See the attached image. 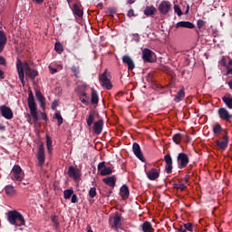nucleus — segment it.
Returning <instances> with one entry per match:
<instances>
[{
  "label": "nucleus",
  "mask_w": 232,
  "mask_h": 232,
  "mask_svg": "<svg viewBox=\"0 0 232 232\" xmlns=\"http://www.w3.org/2000/svg\"><path fill=\"white\" fill-rule=\"evenodd\" d=\"M16 68L18 72V77L22 82V84H24V72L28 76L29 79H35L39 73L37 71L30 69V65L28 63H23L21 60L16 61Z\"/></svg>",
  "instance_id": "f257e3e1"
},
{
  "label": "nucleus",
  "mask_w": 232,
  "mask_h": 232,
  "mask_svg": "<svg viewBox=\"0 0 232 232\" xmlns=\"http://www.w3.org/2000/svg\"><path fill=\"white\" fill-rule=\"evenodd\" d=\"M27 102L30 113L25 114V118L27 119V122H29V124H34L39 121V114L37 113V104L35 103L34 93H29Z\"/></svg>",
  "instance_id": "f03ea898"
},
{
  "label": "nucleus",
  "mask_w": 232,
  "mask_h": 232,
  "mask_svg": "<svg viewBox=\"0 0 232 232\" xmlns=\"http://www.w3.org/2000/svg\"><path fill=\"white\" fill-rule=\"evenodd\" d=\"M7 220L12 226L21 227L24 226V217L17 210H11L7 212Z\"/></svg>",
  "instance_id": "7ed1b4c3"
},
{
  "label": "nucleus",
  "mask_w": 232,
  "mask_h": 232,
  "mask_svg": "<svg viewBox=\"0 0 232 232\" xmlns=\"http://www.w3.org/2000/svg\"><path fill=\"white\" fill-rule=\"evenodd\" d=\"M24 179V172L19 165H14L11 170V179L14 182H23Z\"/></svg>",
  "instance_id": "20e7f679"
},
{
  "label": "nucleus",
  "mask_w": 232,
  "mask_h": 232,
  "mask_svg": "<svg viewBox=\"0 0 232 232\" xmlns=\"http://www.w3.org/2000/svg\"><path fill=\"white\" fill-rule=\"evenodd\" d=\"M177 161H178V168L179 169H183V168H186V166L189 164V157L188 156V154L181 152L178 155Z\"/></svg>",
  "instance_id": "39448f33"
},
{
  "label": "nucleus",
  "mask_w": 232,
  "mask_h": 232,
  "mask_svg": "<svg viewBox=\"0 0 232 232\" xmlns=\"http://www.w3.org/2000/svg\"><path fill=\"white\" fill-rule=\"evenodd\" d=\"M158 10L161 15H168L171 12V2L163 0L158 6Z\"/></svg>",
  "instance_id": "423d86ee"
},
{
  "label": "nucleus",
  "mask_w": 232,
  "mask_h": 232,
  "mask_svg": "<svg viewBox=\"0 0 232 232\" xmlns=\"http://www.w3.org/2000/svg\"><path fill=\"white\" fill-rule=\"evenodd\" d=\"M0 112L2 114V117L4 119H6L7 121H12L14 119V111H12V109L6 105H1L0 106Z\"/></svg>",
  "instance_id": "0eeeda50"
},
{
  "label": "nucleus",
  "mask_w": 232,
  "mask_h": 232,
  "mask_svg": "<svg viewBox=\"0 0 232 232\" xmlns=\"http://www.w3.org/2000/svg\"><path fill=\"white\" fill-rule=\"evenodd\" d=\"M98 171H100V175L102 177H106V175H111L113 173V169L111 167H106V163L102 161L98 164Z\"/></svg>",
  "instance_id": "6e6552de"
},
{
  "label": "nucleus",
  "mask_w": 232,
  "mask_h": 232,
  "mask_svg": "<svg viewBox=\"0 0 232 232\" xmlns=\"http://www.w3.org/2000/svg\"><path fill=\"white\" fill-rule=\"evenodd\" d=\"M132 151L139 160L146 162V159L144 158V154H142V150H140V145H139V143L132 144Z\"/></svg>",
  "instance_id": "1a4fd4ad"
},
{
  "label": "nucleus",
  "mask_w": 232,
  "mask_h": 232,
  "mask_svg": "<svg viewBox=\"0 0 232 232\" xmlns=\"http://www.w3.org/2000/svg\"><path fill=\"white\" fill-rule=\"evenodd\" d=\"M145 173L149 180H157V179L160 177V169L155 168H152L148 171L145 170Z\"/></svg>",
  "instance_id": "9d476101"
},
{
  "label": "nucleus",
  "mask_w": 232,
  "mask_h": 232,
  "mask_svg": "<svg viewBox=\"0 0 232 232\" xmlns=\"http://www.w3.org/2000/svg\"><path fill=\"white\" fill-rule=\"evenodd\" d=\"M218 113L221 121H226L227 122L231 121L232 115L227 110H226V108H219Z\"/></svg>",
  "instance_id": "9b49d317"
},
{
  "label": "nucleus",
  "mask_w": 232,
  "mask_h": 232,
  "mask_svg": "<svg viewBox=\"0 0 232 232\" xmlns=\"http://www.w3.org/2000/svg\"><path fill=\"white\" fill-rule=\"evenodd\" d=\"M100 82L102 86H104L107 90H111V82H110V79H108V76L106 75V72H104L100 76Z\"/></svg>",
  "instance_id": "f8f14e48"
},
{
  "label": "nucleus",
  "mask_w": 232,
  "mask_h": 232,
  "mask_svg": "<svg viewBox=\"0 0 232 232\" xmlns=\"http://www.w3.org/2000/svg\"><path fill=\"white\" fill-rule=\"evenodd\" d=\"M68 175L74 180H77L81 177V171L79 170V169L73 166H71L69 167V169H68Z\"/></svg>",
  "instance_id": "ddd939ff"
},
{
  "label": "nucleus",
  "mask_w": 232,
  "mask_h": 232,
  "mask_svg": "<svg viewBox=\"0 0 232 232\" xmlns=\"http://www.w3.org/2000/svg\"><path fill=\"white\" fill-rule=\"evenodd\" d=\"M164 160L166 162L165 169L168 173H171L173 169V159L171 158V155L167 154L164 156Z\"/></svg>",
  "instance_id": "4468645a"
},
{
  "label": "nucleus",
  "mask_w": 232,
  "mask_h": 232,
  "mask_svg": "<svg viewBox=\"0 0 232 232\" xmlns=\"http://www.w3.org/2000/svg\"><path fill=\"white\" fill-rule=\"evenodd\" d=\"M35 97L40 102V107L42 108V110H44L46 108V98H44L43 92L41 91H36Z\"/></svg>",
  "instance_id": "2eb2a0df"
},
{
  "label": "nucleus",
  "mask_w": 232,
  "mask_h": 232,
  "mask_svg": "<svg viewBox=\"0 0 232 232\" xmlns=\"http://www.w3.org/2000/svg\"><path fill=\"white\" fill-rule=\"evenodd\" d=\"M122 63H123V64H126L128 66L129 70L135 69V62H133V59H131V57H130V55L122 56Z\"/></svg>",
  "instance_id": "dca6fc26"
},
{
  "label": "nucleus",
  "mask_w": 232,
  "mask_h": 232,
  "mask_svg": "<svg viewBox=\"0 0 232 232\" xmlns=\"http://www.w3.org/2000/svg\"><path fill=\"white\" fill-rule=\"evenodd\" d=\"M153 57V52L150 49H143L142 59L144 63H151V58Z\"/></svg>",
  "instance_id": "f3484780"
},
{
  "label": "nucleus",
  "mask_w": 232,
  "mask_h": 232,
  "mask_svg": "<svg viewBox=\"0 0 232 232\" xmlns=\"http://www.w3.org/2000/svg\"><path fill=\"white\" fill-rule=\"evenodd\" d=\"M102 126H104V121H102V120L94 122L93 130L96 135H101V133H102Z\"/></svg>",
  "instance_id": "a211bd4d"
},
{
  "label": "nucleus",
  "mask_w": 232,
  "mask_h": 232,
  "mask_svg": "<svg viewBox=\"0 0 232 232\" xmlns=\"http://www.w3.org/2000/svg\"><path fill=\"white\" fill-rule=\"evenodd\" d=\"M229 142V138L227 136H224L222 138V140H217L216 144L218 146V148H219L220 150H226V148H227V144Z\"/></svg>",
  "instance_id": "6ab92c4d"
},
{
  "label": "nucleus",
  "mask_w": 232,
  "mask_h": 232,
  "mask_svg": "<svg viewBox=\"0 0 232 232\" xmlns=\"http://www.w3.org/2000/svg\"><path fill=\"white\" fill-rule=\"evenodd\" d=\"M45 159L46 158L44 156V146L40 145L38 149V154H37L38 162L43 165L44 164Z\"/></svg>",
  "instance_id": "aec40b11"
},
{
  "label": "nucleus",
  "mask_w": 232,
  "mask_h": 232,
  "mask_svg": "<svg viewBox=\"0 0 232 232\" xmlns=\"http://www.w3.org/2000/svg\"><path fill=\"white\" fill-rule=\"evenodd\" d=\"M176 28H189L190 30H193L195 24L191 22L181 21L176 24Z\"/></svg>",
  "instance_id": "412c9836"
},
{
  "label": "nucleus",
  "mask_w": 232,
  "mask_h": 232,
  "mask_svg": "<svg viewBox=\"0 0 232 232\" xmlns=\"http://www.w3.org/2000/svg\"><path fill=\"white\" fill-rule=\"evenodd\" d=\"M102 181L107 186H110V188H115V183L117 182V179L115 178V176H111V177L104 178Z\"/></svg>",
  "instance_id": "4be33fe9"
},
{
  "label": "nucleus",
  "mask_w": 232,
  "mask_h": 232,
  "mask_svg": "<svg viewBox=\"0 0 232 232\" xmlns=\"http://www.w3.org/2000/svg\"><path fill=\"white\" fill-rule=\"evenodd\" d=\"M120 195L123 200H126L130 197V188L128 186L123 185L120 189Z\"/></svg>",
  "instance_id": "5701e85b"
},
{
  "label": "nucleus",
  "mask_w": 232,
  "mask_h": 232,
  "mask_svg": "<svg viewBox=\"0 0 232 232\" xmlns=\"http://www.w3.org/2000/svg\"><path fill=\"white\" fill-rule=\"evenodd\" d=\"M141 231L143 232H154L155 229L153 228V226L150 222L145 221L141 225Z\"/></svg>",
  "instance_id": "b1692460"
},
{
  "label": "nucleus",
  "mask_w": 232,
  "mask_h": 232,
  "mask_svg": "<svg viewBox=\"0 0 232 232\" xmlns=\"http://www.w3.org/2000/svg\"><path fill=\"white\" fill-rule=\"evenodd\" d=\"M6 44V34L4 31H0V53L5 50V45Z\"/></svg>",
  "instance_id": "393cba45"
},
{
  "label": "nucleus",
  "mask_w": 232,
  "mask_h": 232,
  "mask_svg": "<svg viewBox=\"0 0 232 232\" xmlns=\"http://www.w3.org/2000/svg\"><path fill=\"white\" fill-rule=\"evenodd\" d=\"M72 12L75 15H77L78 17H82L83 15V12L82 9H81V6L78 4H74L72 6Z\"/></svg>",
  "instance_id": "a878e982"
},
{
  "label": "nucleus",
  "mask_w": 232,
  "mask_h": 232,
  "mask_svg": "<svg viewBox=\"0 0 232 232\" xmlns=\"http://www.w3.org/2000/svg\"><path fill=\"white\" fill-rule=\"evenodd\" d=\"M184 97H186V92H184V89H181L177 92V94L174 98V102H180V101H182V99H184Z\"/></svg>",
  "instance_id": "bb28decb"
},
{
  "label": "nucleus",
  "mask_w": 232,
  "mask_h": 232,
  "mask_svg": "<svg viewBox=\"0 0 232 232\" xmlns=\"http://www.w3.org/2000/svg\"><path fill=\"white\" fill-rule=\"evenodd\" d=\"M5 191L9 197H14V195L16 193L15 188L12 185L5 186Z\"/></svg>",
  "instance_id": "cd10ccee"
},
{
  "label": "nucleus",
  "mask_w": 232,
  "mask_h": 232,
  "mask_svg": "<svg viewBox=\"0 0 232 232\" xmlns=\"http://www.w3.org/2000/svg\"><path fill=\"white\" fill-rule=\"evenodd\" d=\"M46 146L47 151L50 155H52V151H53L52 138L49 135H46Z\"/></svg>",
  "instance_id": "c85d7f7f"
},
{
  "label": "nucleus",
  "mask_w": 232,
  "mask_h": 232,
  "mask_svg": "<svg viewBox=\"0 0 232 232\" xmlns=\"http://www.w3.org/2000/svg\"><path fill=\"white\" fill-rule=\"evenodd\" d=\"M79 95H80L81 102L88 106V96L86 95V92L84 91L79 92Z\"/></svg>",
  "instance_id": "c756f323"
},
{
  "label": "nucleus",
  "mask_w": 232,
  "mask_h": 232,
  "mask_svg": "<svg viewBox=\"0 0 232 232\" xmlns=\"http://www.w3.org/2000/svg\"><path fill=\"white\" fill-rule=\"evenodd\" d=\"M112 227H114L115 229H119V227H121V217H119L118 215L114 216L112 218Z\"/></svg>",
  "instance_id": "7c9ffc66"
},
{
  "label": "nucleus",
  "mask_w": 232,
  "mask_h": 232,
  "mask_svg": "<svg viewBox=\"0 0 232 232\" xmlns=\"http://www.w3.org/2000/svg\"><path fill=\"white\" fill-rule=\"evenodd\" d=\"M155 12H157V9L155 8V6H147L144 10V14L147 16L155 14Z\"/></svg>",
  "instance_id": "2f4dec72"
},
{
  "label": "nucleus",
  "mask_w": 232,
  "mask_h": 232,
  "mask_svg": "<svg viewBox=\"0 0 232 232\" xmlns=\"http://www.w3.org/2000/svg\"><path fill=\"white\" fill-rule=\"evenodd\" d=\"M92 104L99 103V94H97V91H95V89H92Z\"/></svg>",
  "instance_id": "473e14b6"
},
{
  "label": "nucleus",
  "mask_w": 232,
  "mask_h": 232,
  "mask_svg": "<svg viewBox=\"0 0 232 232\" xmlns=\"http://www.w3.org/2000/svg\"><path fill=\"white\" fill-rule=\"evenodd\" d=\"M173 188L174 189H179V191H185L186 190V184L182 183V182H179V183H174L173 184Z\"/></svg>",
  "instance_id": "72a5a7b5"
},
{
  "label": "nucleus",
  "mask_w": 232,
  "mask_h": 232,
  "mask_svg": "<svg viewBox=\"0 0 232 232\" xmlns=\"http://www.w3.org/2000/svg\"><path fill=\"white\" fill-rule=\"evenodd\" d=\"M223 102H225L226 106H227V108H229V110H232V98L231 97L224 96Z\"/></svg>",
  "instance_id": "f704fd0d"
},
{
  "label": "nucleus",
  "mask_w": 232,
  "mask_h": 232,
  "mask_svg": "<svg viewBox=\"0 0 232 232\" xmlns=\"http://www.w3.org/2000/svg\"><path fill=\"white\" fill-rule=\"evenodd\" d=\"M72 196H73V189H66L63 191L65 200H68Z\"/></svg>",
  "instance_id": "c9c22d12"
},
{
  "label": "nucleus",
  "mask_w": 232,
  "mask_h": 232,
  "mask_svg": "<svg viewBox=\"0 0 232 232\" xmlns=\"http://www.w3.org/2000/svg\"><path fill=\"white\" fill-rule=\"evenodd\" d=\"M182 140V134L177 133L173 136V141L175 144H180V141Z\"/></svg>",
  "instance_id": "e433bc0d"
},
{
  "label": "nucleus",
  "mask_w": 232,
  "mask_h": 232,
  "mask_svg": "<svg viewBox=\"0 0 232 232\" xmlns=\"http://www.w3.org/2000/svg\"><path fill=\"white\" fill-rule=\"evenodd\" d=\"M222 131V126L218 123H217L216 125H214L213 127V132L215 133V135H218V133H221Z\"/></svg>",
  "instance_id": "4c0bfd02"
},
{
  "label": "nucleus",
  "mask_w": 232,
  "mask_h": 232,
  "mask_svg": "<svg viewBox=\"0 0 232 232\" xmlns=\"http://www.w3.org/2000/svg\"><path fill=\"white\" fill-rule=\"evenodd\" d=\"M93 121H95V115H93V113H90L87 118V125L92 126L93 124Z\"/></svg>",
  "instance_id": "58836bf2"
},
{
  "label": "nucleus",
  "mask_w": 232,
  "mask_h": 232,
  "mask_svg": "<svg viewBox=\"0 0 232 232\" xmlns=\"http://www.w3.org/2000/svg\"><path fill=\"white\" fill-rule=\"evenodd\" d=\"M96 196H97V188L95 187L91 188V189L89 190V197L91 198H95Z\"/></svg>",
  "instance_id": "ea45409f"
},
{
  "label": "nucleus",
  "mask_w": 232,
  "mask_h": 232,
  "mask_svg": "<svg viewBox=\"0 0 232 232\" xmlns=\"http://www.w3.org/2000/svg\"><path fill=\"white\" fill-rule=\"evenodd\" d=\"M54 119H56L58 126H61V124H63V116L61 115V112H56L54 114Z\"/></svg>",
  "instance_id": "a19ab883"
},
{
  "label": "nucleus",
  "mask_w": 232,
  "mask_h": 232,
  "mask_svg": "<svg viewBox=\"0 0 232 232\" xmlns=\"http://www.w3.org/2000/svg\"><path fill=\"white\" fill-rule=\"evenodd\" d=\"M54 50L57 52V53H63V44H61V43H56L54 44Z\"/></svg>",
  "instance_id": "79ce46f5"
},
{
  "label": "nucleus",
  "mask_w": 232,
  "mask_h": 232,
  "mask_svg": "<svg viewBox=\"0 0 232 232\" xmlns=\"http://www.w3.org/2000/svg\"><path fill=\"white\" fill-rule=\"evenodd\" d=\"M51 220H52L53 226H55V227H59V218L57 216H53L51 218Z\"/></svg>",
  "instance_id": "37998d69"
},
{
  "label": "nucleus",
  "mask_w": 232,
  "mask_h": 232,
  "mask_svg": "<svg viewBox=\"0 0 232 232\" xmlns=\"http://www.w3.org/2000/svg\"><path fill=\"white\" fill-rule=\"evenodd\" d=\"M174 12L175 14H177V15H179V17L182 15V10L180 9V6H179L178 5H174Z\"/></svg>",
  "instance_id": "c03bdc74"
},
{
  "label": "nucleus",
  "mask_w": 232,
  "mask_h": 232,
  "mask_svg": "<svg viewBox=\"0 0 232 232\" xmlns=\"http://www.w3.org/2000/svg\"><path fill=\"white\" fill-rule=\"evenodd\" d=\"M183 226H184L186 231L193 232V224H191V223H185Z\"/></svg>",
  "instance_id": "a18cd8bd"
},
{
  "label": "nucleus",
  "mask_w": 232,
  "mask_h": 232,
  "mask_svg": "<svg viewBox=\"0 0 232 232\" xmlns=\"http://www.w3.org/2000/svg\"><path fill=\"white\" fill-rule=\"evenodd\" d=\"M71 202H72V204H77V202H79V198H77V196H76L75 194H73V195L72 196Z\"/></svg>",
  "instance_id": "49530a36"
},
{
  "label": "nucleus",
  "mask_w": 232,
  "mask_h": 232,
  "mask_svg": "<svg viewBox=\"0 0 232 232\" xmlns=\"http://www.w3.org/2000/svg\"><path fill=\"white\" fill-rule=\"evenodd\" d=\"M57 106H59V102L54 101V102H53L51 108H52V110H55V108H57Z\"/></svg>",
  "instance_id": "de8ad7c7"
},
{
  "label": "nucleus",
  "mask_w": 232,
  "mask_h": 232,
  "mask_svg": "<svg viewBox=\"0 0 232 232\" xmlns=\"http://www.w3.org/2000/svg\"><path fill=\"white\" fill-rule=\"evenodd\" d=\"M72 72L74 73L75 77H79V69L77 67H72Z\"/></svg>",
  "instance_id": "09e8293b"
},
{
  "label": "nucleus",
  "mask_w": 232,
  "mask_h": 232,
  "mask_svg": "<svg viewBox=\"0 0 232 232\" xmlns=\"http://www.w3.org/2000/svg\"><path fill=\"white\" fill-rule=\"evenodd\" d=\"M221 66L227 68V63L226 62V58H222L220 62Z\"/></svg>",
  "instance_id": "8fccbe9b"
},
{
  "label": "nucleus",
  "mask_w": 232,
  "mask_h": 232,
  "mask_svg": "<svg viewBox=\"0 0 232 232\" xmlns=\"http://www.w3.org/2000/svg\"><path fill=\"white\" fill-rule=\"evenodd\" d=\"M49 71H50V73H57V68H53L52 66H49Z\"/></svg>",
  "instance_id": "3c124183"
},
{
  "label": "nucleus",
  "mask_w": 232,
  "mask_h": 232,
  "mask_svg": "<svg viewBox=\"0 0 232 232\" xmlns=\"http://www.w3.org/2000/svg\"><path fill=\"white\" fill-rule=\"evenodd\" d=\"M127 15L128 17H133V15H135V11H133V9H130Z\"/></svg>",
  "instance_id": "603ef678"
},
{
  "label": "nucleus",
  "mask_w": 232,
  "mask_h": 232,
  "mask_svg": "<svg viewBox=\"0 0 232 232\" xmlns=\"http://www.w3.org/2000/svg\"><path fill=\"white\" fill-rule=\"evenodd\" d=\"M0 64L1 65H5L6 64V60L5 59V57L0 55Z\"/></svg>",
  "instance_id": "864d4df0"
},
{
  "label": "nucleus",
  "mask_w": 232,
  "mask_h": 232,
  "mask_svg": "<svg viewBox=\"0 0 232 232\" xmlns=\"http://www.w3.org/2000/svg\"><path fill=\"white\" fill-rule=\"evenodd\" d=\"M202 26H204V21L198 20V28H202Z\"/></svg>",
  "instance_id": "5fc2aeb1"
},
{
  "label": "nucleus",
  "mask_w": 232,
  "mask_h": 232,
  "mask_svg": "<svg viewBox=\"0 0 232 232\" xmlns=\"http://www.w3.org/2000/svg\"><path fill=\"white\" fill-rule=\"evenodd\" d=\"M41 117H42L43 121H48V116H46V113L42 112Z\"/></svg>",
  "instance_id": "6e6d98bb"
},
{
  "label": "nucleus",
  "mask_w": 232,
  "mask_h": 232,
  "mask_svg": "<svg viewBox=\"0 0 232 232\" xmlns=\"http://www.w3.org/2000/svg\"><path fill=\"white\" fill-rule=\"evenodd\" d=\"M227 75H232V67L227 68Z\"/></svg>",
  "instance_id": "4d7b16f0"
},
{
  "label": "nucleus",
  "mask_w": 232,
  "mask_h": 232,
  "mask_svg": "<svg viewBox=\"0 0 232 232\" xmlns=\"http://www.w3.org/2000/svg\"><path fill=\"white\" fill-rule=\"evenodd\" d=\"M34 3H36V5H43L44 3V0H33Z\"/></svg>",
  "instance_id": "13d9d810"
},
{
  "label": "nucleus",
  "mask_w": 232,
  "mask_h": 232,
  "mask_svg": "<svg viewBox=\"0 0 232 232\" xmlns=\"http://www.w3.org/2000/svg\"><path fill=\"white\" fill-rule=\"evenodd\" d=\"M178 232H186V227H184V225L178 229Z\"/></svg>",
  "instance_id": "bf43d9fd"
},
{
  "label": "nucleus",
  "mask_w": 232,
  "mask_h": 232,
  "mask_svg": "<svg viewBox=\"0 0 232 232\" xmlns=\"http://www.w3.org/2000/svg\"><path fill=\"white\" fill-rule=\"evenodd\" d=\"M232 66V59H229L228 63H227V68H231Z\"/></svg>",
  "instance_id": "052dcab7"
},
{
  "label": "nucleus",
  "mask_w": 232,
  "mask_h": 232,
  "mask_svg": "<svg viewBox=\"0 0 232 232\" xmlns=\"http://www.w3.org/2000/svg\"><path fill=\"white\" fill-rule=\"evenodd\" d=\"M0 79H5V72L0 70Z\"/></svg>",
  "instance_id": "680f3d73"
},
{
  "label": "nucleus",
  "mask_w": 232,
  "mask_h": 232,
  "mask_svg": "<svg viewBox=\"0 0 232 232\" xmlns=\"http://www.w3.org/2000/svg\"><path fill=\"white\" fill-rule=\"evenodd\" d=\"M56 69H57V72H59V71L63 70V65H61V64H60V65H58Z\"/></svg>",
  "instance_id": "e2e57ef3"
},
{
  "label": "nucleus",
  "mask_w": 232,
  "mask_h": 232,
  "mask_svg": "<svg viewBox=\"0 0 232 232\" xmlns=\"http://www.w3.org/2000/svg\"><path fill=\"white\" fill-rule=\"evenodd\" d=\"M128 3L129 5H133V3H135V0H129Z\"/></svg>",
  "instance_id": "0e129e2a"
},
{
  "label": "nucleus",
  "mask_w": 232,
  "mask_h": 232,
  "mask_svg": "<svg viewBox=\"0 0 232 232\" xmlns=\"http://www.w3.org/2000/svg\"><path fill=\"white\" fill-rule=\"evenodd\" d=\"M87 232H93V230H92L91 227H88Z\"/></svg>",
  "instance_id": "69168bd1"
},
{
  "label": "nucleus",
  "mask_w": 232,
  "mask_h": 232,
  "mask_svg": "<svg viewBox=\"0 0 232 232\" xmlns=\"http://www.w3.org/2000/svg\"><path fill=\"white\" fill-rule=\"evenodd\" d=\"M184 182H186V184H188V178H184Z\"/></svg>",
  "instance_id": "338daca9"
},
{
  "label": "nucleus",
  "mask_w": 232,
  "mask_h": 232,
  "mask_svg": "<svg viewBox=\"0 0 232 232\" xmlns=\"http://www.w3.org/2000/svg\"><path fill=\"white\" fill-rule=\"evenodd\" d=\"M0 130H5V126L0 125Z\"/></svg>",
  "instance_id": "774afa93"
}]
</instances>
